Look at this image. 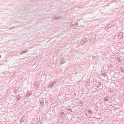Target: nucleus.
<instances>
[{
  "label": "nucleus",
  "mask_w": 124,
  "mask_h": 124,
  "mask_svg": "<svg viewBox=\"0 0 124 124\" xmlns=\"http://www.w3.org/2000/svg\"><path fill=\"white\" fill-rule=\"evenodd\" d=\"M88 112V113L90 114H92V111H91L90 110H87L86 111V113H87Z\"/></svg>",
  "instance_id": "1"
},
{
  "label": "nucleus",
  "mask_w": 124,
  "mask_h": 124,
  "mask_svg": "<svg viewBox=\"0 0 124 124\" xmlns=\"http://www.w3.org/2000/svg\"><path fill=\"white\" fill-rule=\"evenodd\" d=\"M104 99H105V100L106 101H108L109 100V98L108 97H106Z\"/></svg>",
  "instance_id": "2"
},
{
  "label": "nucleus",
  "mask_w": 124,
  "mask_h": 124,
  "mask_svg": "<svg viewBox=\"0 0 124 124\" xmlns=\"http://www.w3.org/2000/svg\"><path fill=\"white\" fill-rule=\"evenodd\" d=\"M102 75L103 76H106V75H105V74H102Z\"/></svg>",
  "instance_id": "3"
}]
</instances>
